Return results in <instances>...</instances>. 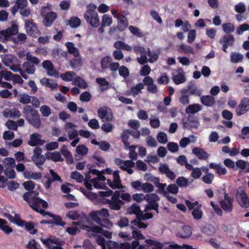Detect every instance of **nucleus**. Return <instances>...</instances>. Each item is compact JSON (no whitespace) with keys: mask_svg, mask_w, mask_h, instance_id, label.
I'll use <instances>...</instances> for the list:
<instances>
[{"mask_svg":"<svg viewBox=\"0 0 249 249\" xmlns=\"http://www.w3.org/2000/svg\"><path fill=\"white\" fill-rule=\"evenodd\" d=\"M201 109V106L199 104H193L188 106L185 112L187 114H195Z\"/></svg>","mask_w":249,"mask_h":249,"instance_id":"nucleus-25","label":"nucleus"},{"mask_svg":"<svg viewBox=\"0 0 249 249\" xmlns=\"http://www.w3.org/2000/svg\"><path fill=\"white\" fill-rule=\"evenodd\" d=\"M112 22V19L111 16L105 14L102 16L101 26L102 27H108Z\"/></svg>","mask_w":249,"mask_h":249,"instance_id":"nucleus-39","label":"nucleus"},{"mask_svg":"<svg viewBox=\"0 0 249 249\" xmlns=\"http://www.w3.org/2000/svg\"><path fill=\"white\" fill-rule=\"evenodd\" d=\"M210 168L216 170V173L219 176L225 175L227 173V171L226 168L221 166V164H217L216 163L212 162L209 164Z\"/></svg>","mask_w":249,"mask_h":249,"instance_id":"nucleus-20","label":"nucleus"},{"mask_svg":"<svg viewBox=\"0 0 249 249\" xmlns=\"http://www.w3.org/2000/svg\"><path fill=\"white\" fill-rule=\"evenodd\" d=\"M32 160L39 169L42 170V168L39 165L43 164L45 161L46 158L44 156H38L37 158L36 157V159L32 158Z\"/></svg>","mask_w":249,"mask_h":249,"instance_id":"nucleus-53","label":"nucleus"},{"mask_svg":"<svg viewBox=\"0 0 249 249\" xmlns=\"http://www.w3.org/2000/svg\"><path fill=\"white\" fill-rule=\"evenodd\" d=\"M192 233V228L188 225H184L177 234V236L181 238H187Z\"/></svg>","mask_w":249,"mask_h":249,"instance_id":"nucleus-14","label":"nucleus"},{"mask_svg":"<svg viewBox=\"0 0 249 249\" xmlns=\"http://www.w3.org/2000/svg\"><path fill=\"white\" fill-rule=\"evenodd\" d=\"M224 31L229 34L234 31L235 28L233 24L231 23H226L222 25Z\"/></svg>","mask_w":249,"mask_h":249,"instance_id":"nucleus-56","label":"nucleus"},{"mask_svg":"<svg viewBox=\"0 0 249 249\" xmlns=\"http://www.w3.org/2000/svg\"><path fill=\"white\" fill-rule=\"evenodd\" d=\"M202 205H199L196 207L192 211V214L195 220H199L202 217L203 213L201 210Z\"/></svg>","mask_w":249,"mask_h":249,"instance_id":"nucleus-29","label":"nucleus"},{"mask_svg":"<svg viewBox=\"0 0 249 249\" xmlns=\"http://www.w3.org/2000/svg\"><path fill=\"white\" fill-rule=\"evenodd\" d=\"M76 75L74 71H68L62 74L60 76L62 79L65 81L69 82L72 80V78Z\"/></svg>","mask_w":249,"mask_h":249,"instance_id":"nucleus-42","label":"nucleus"},{"mask_svg":"<svg viewBox=\"0 0 249 249\" xmlns=\"http://www.w3.org/2000/svg\"><path fill=\"white\" fill-rule=\"evenodd\" d=\"M168 150L172 152L175 153L178 150V145L177 143L169 142L167 145Z\"/></svg>","mask_w":249,"mask_h":249,"instance_id":"nucleus-62","label":"nucleus"},{"mask_svg":"<svg viewBox=\"0 0 249 249\" xmlns=\"http://www.w3.org/2000/svg\"><path fill=\"white\" fill-rule=\"evenodd\" d=\"M141 211L140 206L137 204L134 203L127 209V213L130 214H135L137 218Z\"/></svg>","mask_w":249,"mask_h":249,"instance_id":"nucleus-31","label":"nucleus"},{"mask_svg":"<svg viewBox=\"0 0 249 249\" xmlns=\"http://www.w3.org/2000/svg\"><path fill=\"white\" fill-rule=\"evenodd\" d=\"M200 102L206 107H212L215 102L214 98L211 95H203L200 97Z\"/></svg>","mask_w":249,"mask_h":249,"instance_id":"nucleus-16","label":"nucleus"},{"mask_svg":"<svg viewBox=\"0 0 249 249\" xmlns=\"http://www.w3.org/2000/svg\"><path fill=\"white\" fill-rule=\"evenodd\" d=\"M91 95L88 91L82 93L80 96V100L84 102H87L91 100Z\"/></svg>","mask_w":249,"mask_h":249,"instance_id":"nucleus-64","label":"nucleus"},{"mask_svg":"<svg viewBox=\"0 0 249 249\" xmlns=\"http://www.w3.org/2000/svg\"><path fill=\"white\" fill-rule=\"evenodd\" d=\"M224 198L219 201V205L225 213H231L233 209V198L230 196L229 194L226 193L224 194Z\"/></svg>","mask_w":249,"mask_h":249,"instance_id":"nucleus-6","label":"nucleus"},{"mask_svg":"<svg viewBox=\"0 0 249 249\" xmlns=\"http://www.w3.org/2000/svg\"><path fill=\"white\" fill-rule=\"evenodd\" d=\"M192 152L199 160H206L208 158L207 153L202 148L195 147Z\"/></svg>","mask_w":249,"mask_h":249,"instance_id":"nucleus-17","label":"nucleus"},{"mask_svg":"<svg viewBox=\"0 0 249 249\" xmlns=\"http://www.w3.org/2000/svg\"><path fill=\"white\" fill-rule=\"evenodd\" d=\"M42 136L39 133H34L30 135L28 144L31 146L42 145L45 141L41 139Z\"/></svg>","mask_w":249,"mask_h":249,"instance_id":"nucleus-13","label":"nucleus"},{"mask_svg":"<svg viewBox=\"0 0 249 249\" xmlns=\"http://www.w3.org/2000/svg\"><path fill=\"white\" fill-rule=\"evenodd\" d=\"M196 37V31L195 29H192L189 31L188 37H187V42L192 44L195 40Z\"/></svg>","mask_w":249,"mask_h":249,"instance_id":"nucleus-61","label":"nucleus"},{"mask_svg":"<svg viewBox=\"0 0 249 249\" xmlns=\"http://www.w3.org/2000/svg\"><path fill=\"white\" fill-rule=\"evenodd\" d=\"M84 18L87 23L93 27L97 28L100 25L98 13L84 14Z\"/></svg>","mask_w":249,"mask_h":249,"instance_id":"nucleus-10","label":"nucleus"},{"mask_svg":"<svg viewBox=\"0 0 249 249\" xmlns=\"http://www.w3.org/2000/svg\"><path fill=\"white\" fill-rule=\"evenodd\" d=\"M234 42V36L231 34L225 35L222 39L219 40L220 43H224L229 46H232Z\"/></svg>","mask_w":249,"mask_h":249,"instance_id":"nucleus-27","label":"nucleus"},{"mask_svg":"<svg viewBox=\"0 0 249 249\" xmlns=\"http://www.w3.org/2000/svg\"><path fill=\"white\" fill-rule=\"evenodd\" d=\"M198 125V121L193 117H188L187 121L183 122V125L184 127H188L189 126H190L191 127H197Z\"/></svg>","mask_w":249,"mask_h":249,"instance_id":"nucleus-33","label":"nucleus"},{"mask_svg":"<svg viewBox=\"0 0 249 249\" xmlns=\"http://www.w3.org/2000/svg\"><path fill=\"white\" fill-rule=\"evenodd\" d=\"M24 189L28 192H33L35 188V183L32 180L27 181L23 183Z\"/></svg>","mask_w":249,"mask_h":249,"instance_id":"nucleus-52","label":"nucleus"},{"mask_svg":"<svg viewBox=\"0 0 249 249\" xmlns=\"http://www.w3.org/2000/svg\"><path fill=\"white\" fill-rule=\"evenodd\" d=\"M214 178L213 174H208L202 177V181L206 184H210L212 183Z\"/></svg>","mask_w":249,"mask_h":249,"instance_id":"nucleus-63","label":"nucleus"},{"mask_svg":"<svg viewBox=\"0 0 249 249\" xmlns=\"http://www.w3.org/2000/svg\"><path fill=\"white\" fill-rule=\"evenodd\" d=\"M130 135H131L130 129H125L121 134V138L125 146H127L130 144L128 142Z\"/></svg>","mask_w":249,"mask_h":249,"instance_id":"nucleus-34","label":"nucleus"},{"mask_svg":"<svg viewBox=\"0 0 249 249\" xmlns=\"http://www.w3.org/2000/svg\"><path fill=\"white\" fill-rule=\"evenodd\" d=\"M146 54L150 57L148 59V61L150 63H153L154 61L157 60L159 56L157 53L155 52H151L149 48H147L146 51Z\"/></svg>","mask_w":249,"mask_h":249,"instance_id":"nucleus-50","label":"nucleus"},{"mask_svg":"<svg viewBox=\"0 0 249 249\" xmlns=\"http://www.w3.org/2000/svg\"><path fill=\"white\" fill-rule=\"evenodd\" d=\"M46 156L48 160L51 159L54 162L63 161V159L62 158L60 154L57 151L53 153L47 152L46 153Z\"/></svg>","mask_w":249,"mask_h":249,"instance_id":"nucleus-23","label":"nucleus"},{"mask_svg":"<svg viewBox=\"0 0 249 249\" xmlns=\"http://www.w3.org/2000/svg\"><path fill=\"white\" fill-rule=\"evenodd\" d=\"M181 95L179 98V101L180 104L183 106H186L190 103L189 96H190L188 93V90L185 89H182L180 90Z\"/></svg>","mask_w":249,"mask_h":249,"instance_id":"nucleus-15","label":"nucleus"},{"mask_svg":"<svg viewBox=\"0 0 249 249\" xmlns=\"http://www.w3.org/2000/svg\"><path fill=\"white\" fill-rule=\"evenodd\" d=\"M40 111L42 113V115L44 117H48L51 113V110L50 108L46 106L43 105L41 107Z\"/></svg>","mask_w":249,"mask_h":249,"instance_id":"nucleus-57","label":"nucleus"},{"mask_svg":"<svg viewBox=\"0 0 249 249\" xmlns=\"http://www.w3.org/2000/svg\"><path fill=\"white\" fill-rule=\"evenodd\" d=\"M38 195L37 191L27 192L23 194V198L34 211L44 216L47 212L44 209L48 208V203L46 201L37 196Z\"/></svg>","mask_w":249,"mask_h":249,"instance_id":"nucleus-1","label":"nucleus"},{"mask_svg":"<svg viewBox=\"0 0 249 249\" xmlns=\"http://www.w3.org/2000/svg\"><path fill=\"white\" fill-rule=\"evenodd\" d=\"M119 73L120 76L126 78L128 76L129 72L127 67L124 66H122L119 67Z\"/></svg>","mask_w":249,"mask_h":249,"instance_id":"nucleus-59","label":"nucleus"},{"mask_svg":"<svg viewBox=\"0 0 249 249\" xmlns=\"http://www.w3.org/2000/svg\"><path fill=\"white\" fill-rule=\"evenodd\" d=\"M158 142L161 143L165 144L167 142V136L164 132H159L157 136Z\"/></svg>","mask_w":249,"mask_h":249,"instance_id":"nucleus-55","label":"nucleus"},{"mask_svg":"<svg viewBox=\"0 0 249 249\" xmlns=\"http://www.w3.org/2000/svg\"><path fill=\"white\" fill-rule=\"evenodd\" d=\"M23 113L26 120L31 125L36 128L40 127L41 120L37 110L30 105H26L23 108Z\"/></svg>","mask_w":249,"mask_h":249,"instance_id":"nucleus-2","label":"nucleus"},{"mask_svg":"<svg viewBox=\"0 0 249 249\" xmlns=\"http://www.w3.org/2000/svg\"><path fill=\"white\" fill-rule=\"evenodd\" d=\"M96 82L101 86L106 87L105 88L102 87L101 88V90L102 91H104L109 89V82L105 78H97L96 79Z\"/></svg>","mask_w":249,"mask_h":249,"instance_id":"nucleus-40","label":"nucleus"},{"mask_svg":"<svg viewBox=\"0 0 249 249\" xmlns=\"http://www.w3.org/2000/svg\"><path fill=\"white\" fill-rule=\"evenodd\" d=\"M236 199L238 204L242 208H247L248 197L246 193L243 189H238L236 194Z\"/></svg>","mask_w":249,"mask_h":249,"instance_id":"nucleus-8","label":"nucleus"},{"mask_svg":"<svg viewBox=\"0 0 249 249\" xmlns=\"http://www.w3.org/2000/svg\"><path fill=\"white\" fill-rule=\"evenodd\" d=\"M144 88V85L140 83L136 85L135 86H133L130 89V91L132 95L133 96H135L138 95L139 93L141 92V90Z\"/></svg>","mask_w":249,"mask_h":249,"instance_id":"nucleus-36","label":"nucleus"},{"mask_svg":"<svg viewBox=\"0 0 249 249\" xmlns=\"http://www.w3.org/2000/svg\"><path fill=\"white\" fill-rule=\"evenodd\" d=\"M128 29L130 32L135 36L141 37L143 36L142 33L137 27L131 25L129 27Z\"/></svg>","mask_w":249,"mask_h":249,"instance_id":"nucleus-49","label":"nucleus"},{"mask_svg":"<svg viewBox=\"0 0 249 249\" xmlns=\"http://www.w3.org/2000/svg\"><path fill=\"white\" fill-rule=\"evenodd\" d=\"M179 48L180 50L185 53H194L193 49L190 46L182 44L179 46Z\"/></svg>","mask_w":249,"mask_h":249,"instance_id":"nucleus-58","label":"nucleus"},{"mask_svg":"<svg viewBox=\"0 0 249 249\" xmlns=\"http://www.w3.org/2000/svg\"><path fill=\"white\" fill-rule=\"evenodd\" d=\"M46 215L53 218V224L60 226H64L65 225V222L62 221V218L60 215L54 214L50 212H47Z\"/></svg>","mask_w":249,"mask_h":249,"instance_id":"nucleus-18","label":"nucleus"},{"mask_svg":"<svg viewBox=\"0 0 249 249\" xmlns=\"http://www.w3.org/2000/svg\"><path fill=\"white\" fill-rule=\"evenodd\" d=\"M19 102L23 104L27 105L31 102V96L26 93H22L18 96Z\"/></svg>","mask_w":249,"mask_h":249,"instance_id":"nucleus-38","label":"nucleus"},{"mask_svg":"<svg viewBox=\"0 0 249 249\" xmlns=\"http://www.w3.org/2000/svg\"><path fill=\"white\" fill-rule=\"evenodd\" d=\"M144 193H151L154 191L153 185L148 182L142 184V189Z\"/></svg>","mask_w":249,"mask_h":249,"instance_id":"nucleus-60","label":"nucleus"},{"mask_svg":"<svg viewBox=\"0 0 249 249\" xmlns=\"http://www.w3.org/2000/svg\"><path fill=\"white\" fill-rule=\"evenodd\" d=\"M97 113L98 116L101 118L102 122H110L112 120V114L110 109H109L108 111L107 107L99 108L97 110Z\"/></svg>","mask_w":249,"mask_h":249,"instance_id":"nucleus-11","label":"nucleus"},{"mask_svg":"<svg viewBox=\"0 0 249 249\" xmlns=\"http://www.w3.org/2000/svg\"><path fill=\"white\" fill-rule=\"evenodd\" d=\"M70 65L72 68H76L82 64V59L79 55H74V58L70 61Z\"/></svg>","mask_w":249,"mask_h":249,"instance_id":"nucleus-30","label":"nucleus"},{"mask_svg":"<svg viewBox=\"0 0 249 249\" xmlns=\"http://www.w3.org/2000/svg\"><path fill=\"white\" fill-rule=\"evenodd\" d=\"M18 27L16 24H13L11 27L7 28L5 30H0V40L2 39V42L12 40L14 43H18L19 40L17 38L15 37H11L12 36L16 35L18 33Z\"/></svg>","mask_w":249,"mask_h":249,"instance_id":"nucleus-3","label":"nucleus"},{"mask_svg":"<svg viewBox=\"0 0 249 249\" xmlns=\"http://www.w3.org/2000/svg\"><path fill=\"white\" fill-rule=\"evenodd\" d=\"M25 28L27 34L32 37H36L40 33L37 25L33 22V20H29L26 21Z\"/></svg>","mask_w":249,"mask_h":249,"instance_id":"nucleus-7","label":"nucleus"},{"mask_svg":"<svg viewBox=\"0 0 249 249\" xmlns=\"http://www.w3.org/2000/svg\"><path fill=\"white\" fill-rule=\"evenodd\" d=\"M4 221L0 222V229L3 231L6 234H9L13 231V229L7 225V222L4 219Z\"/></svg>","mask_w":249,"mask_h":249,"instance_id":"nucleus-47","label":"nucleus"},{"mask_svg":"<svg viewBox=\"0 0 249 249\" xmlns=\"http://www.w3.org/2000/svg\"><path fill=\"white\" fill-rule=\"evenodd\" d=\"M65 46L68 49V53L70 54L79 55V50L74 46V44L71 42H67L65 44Z\"/></svg>","mask_w":249,"mask_h":249,"instance_id":"nucleus-26","label":"nucleus"},{"mask_svg":"<svg viewBox=\"0 0 249 249\" xmlns=\"http://www.w3.org/2000/svg\"><path fill=\"white\" fill-rule=\"evenodd\" d=\"M201 231L207 235H212L215 232L214 228L212 225L205 226L201 229Z\"/></svg>","mask_w":249,"mask_h":249,"instance_id":"nucleus-45","label":"nucleus"},{"mask_svg":"<svg viewBox=\"0 0 249 249\" xmlns=\"http://www.w3.org/2000/svg\"><path fill=\"white\" fill-rule=\"evenodd\" d=\"M60 152L67 160H71V162L73 161L72 155L71 152L68 150L67 146L65 145H62L60 149Z\"/></svg>","mask_w":249,"mask_h":249,"instance_id":"nucleus-41","label":"nucleus"},{"mask_svg":"<svg viewBox=\"0 0 249 249\" xmlns=\"http://www.w3.org/2000/svg\"><path fill=\"white\" fill-rule=\"evenodd\" d=\"M117 28L120 31H123L128 25L126 18L122 15L118 19Z\"/></svg>","mask_w":249,"mask_h":249,"instance_id":"nucleus-22","label":"nucleus"},{"mask_svg":"<svg viewBox=\"0 0 249 249\" xmlns=\"http://www.w3.org/2000/svg\"><path fill=\"white\" fill-rule=\"evenodd\" d=\"M73 84L83 89H87L88 86L87 82L79 76H77L73 79Z\"/></svg>","mask_w":249,"mask_h":249,"instance_id":"nucleus-19","label":"nucleus"},{"mask_svg":"<svg viewBox=\"0 0 249 249\" xmlns=\"http://www.w3.org/2000/svg\"><path fill=\"white\" fill-rule=\"evenodd\" d=\"M47 9V7L43 6L40 11V15L43 18V24L46 27H50L57 18L56 13L53 11L47 12L45 10Z\"/></svg>","mask_w":249,"mask_h":249,"instance_id":"nucleus-5","label":"nucleus"},{"mask_svg":"<svg viewBox=\"0 0 249 249\" xmlns=\"http://www.w3.org/2000/svg\"><path fill=\"white\" fill-rule=\"evenodd\" d=\"M81 23L80 19L77 17H72L69 20V25L73 28L79 27Z\"/></svg>","mask_w":249,"mask_h":249,"instance_id":"nucleus-37","label":"nucleus"},{"mask_svg":"<svg viewBox=\"0 0 249 249\" xmlns=\"http://www.w3.org/2000/svg\"><path fill=\"white\" fill-rule=\"evenodd\" d=\"M177 184L181 187H186L188 185V180L184 177H178L176 180Z\"/></svg>","mask_w":249,"mask_h":249,"instance_id":"nucleus-51","label":"nucleus"},{"mask_svg":"<svg viewBox=\"0 0 249 249\" xmlns=\"http://www.w3.org/2000/svg\"><path fill=\"white\" fill-rule=\"evenodd\" d=\"M153 217V215L151 213H143V212L141 211L139 215H138L137 218L138 220H146L151 219Z\"/></svg>","mask_w":249,"mask_h":249,"instance_id":"nucleus-48","label":"nucleus"},{"mask_svg":"<svg viewBox=\"0 0 249 249\" xmlns=\"http://www.w3.org/2000/svg\"><path fill=\"white\" fill-rule=\"evenodd\" d=\"M131 228L132 230V237L135 240L144 239V236L142 234L140 231L137 230L133 226H131Z\"/></svg>","mask_w":249,"mask_h":249,"instance_id":"nucleus-43","label":"nucleus"},{"mask_svg":"<svg viewBox=\"0 0 249 249\" xmlns=\"http://www.w3.org/2000/svg\"><path fill=\"white\" fill-rule=\"evenodd\" d=\"M71 178L72 179H74L77 182L81 183L84 180V177L82 174L77 171H74L71 173Z\"/></svg>","mask_w":249,"mask_h":249,"instance_id":"nucleus-54","label":"nucleus"},{"mask_svg":"<svg viewBox=\"0 0 249 249\" xmlns=\"http://www.w3.org/2000/svg\"><path fill=\"white\" fill-rule=\"evenodd\" d=\"M145 200L148 202H157L160 200L159 196L155 193L147 194L145 196Z\"/></svg>","mask_w":249,"mask_h":249,"instance_id":"nucleus-44","label":"nucleus"},{"mask_svg":"<svg viewBox=\"0 0 249 249\" xmlns=\"http://www.w3.org/2000/svg\"><path fill=\"white\" fill-rule=\"evenodd\" d=\"M17 225L19 227H25V230L28 231L30 234H35L37 233V230L35 229L34 223L32 221L27 222L22 219H18Z\"/></svg>","mask_w":249,"mask_h":249,"instance_id":"nucleus-12","label":"nucleus"},{"mask_svg":"<svg viewBox=\"0 0 249 249\" xmlns=\"http://www.w3.org/2000/svg\"><path fill=\"white\" fill-rule=\"evenodd\" d=\"M40 240L48 249H63L62 246L64 243V241L55 236H50L46 239L41 238Z\"/></svg>","mask_w":249,"mask_h":249,"instance_id":"nucleus-4","label":"nucleus"},{"mask_svg":"<svg viewBox=\"0 0 249 249\" xmlns=\"http://www.w3.org/2000/svg\"><path fill=\"white\" fill-rule=\"evenodd\" d=\"M186 90H188V93L190 95H195L200 96L202 93V90L197 88L195 84H190L187 86Z\"/></svg>","mask_w":249,"mask_h":249,"instance_id":"nucleus-21","label":"nucleus"},{"mask_svg":"<svg viewBox=\"0 0 249 249\" xmlns=\"http://www.w3.org/2000/svg\"><path fill=\"white\" fill-rule=\"evenodd\" d=\"M99 213L98 211H92L89 213V216L90 218L94 220L97 224L101 225V226L107 227L104 224L102 223V221L99 217Z\"/></svg>","mask_w":249,"mask_h":249,"instance_id":"nucleus-28","label":"nucleus"},{"mask_svg":"<svg viewBox=\"0 0 249 249\" xmlns=\"http://www.w3.org/2000/svg\"><path fill=\"white\" fill-rule=\"evenodd\" d=\"M22 68L24 71L29 74H34L36 71V68L33 64H31L28 61H26L22 64Z\"/></svg>","mask_w":249,"mask_h":249,"instance_id":"nucleus-24","label":"nucleus"},{"mask_svg":"<svg viewBox=\"0 0 249 249\" xmlns=\"http://www.w3.org/2000/svg\"><path fill=\"white\" fill-rule=\"evenodd\" d=\"M142 220H138L137 218L131 221V224L132 226H136L140 229H145L147 227L148 224L147 223H145L142 222Z\"/></svg>","mask_w":249,"mask_h":249,"instance_id":"nucleus-46","label":"nucleus"},{"mask_svg":"<svg viewBox=\"0 0 249 249\" xmlns=\"http://www.w3.org/2000/svg\"><path fill=\"white\" fill-rule=\"evenodd\" d=\"M173 81L176 85H179L185 82L186 79L184 74L179 72L177 75L173 76L172 78Z\"/></svg>","mask_w":249,"mask_h":249,"instance_id":"nucleus-35","label":"nucleus"},{"mask_svg":"<svg viewBox=\"0 0 249 249\" xmlns=\"http://www.w3.org/2000/svg\"><path fill=\"white\" fill-rule=\"evenodd\" d=\"M235 111L237 116L243 115L249 111V98H242Z\"/></svg>","mask_w":249,"mask_h":249,"instance_id":"nucleus-9","label":"nucleus"},{"mask_svg":"<svg viewBox=\"0 0 249 249\" xmlns=\"http://www.w3.org/2000/svg\"><path fill=\"white\" fill-rule=\"evenodd\" d=\"M124 204V203L122 200L115 201L111 199V201L108 207L112 210L119 211L121 209L122 206Z\"/></svg>","mask_w":249,"mask_h":249,"instance_id":"nucleus-32","label":"nucleus"}]
</instances>
